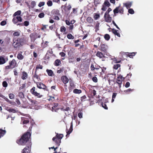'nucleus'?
I'll return each mask as SVG.
<instances>
[{
    "mask_svg": "<svg viewBox=\"0 0 153 153\" xmlns=\"http://www.w3.org/2000/svg\"><path fill=\"white\" fill-rule=\"evenodd\" d=\"M99 24L100 23H98L97 24H96L95 27V28L97 30H99Z\"/></svg>",
    "mask_w": 153,
    "mask_h": 153,
    "instance_id": "obj_62",
    "label": "nucleus"
},
{
    "mask_svg": "<svg viewBox=\"0 0 153 153\" xmlns=\"http://www.w3.org/2000/svg\"><path fill=\"white\" fill-rule=\"evenodd\" d=\"M0 97H2L3 99H4L6 101H7V102L9 103L10 100H9L5 96L2 95H0Z\"/></svg>",
    "mask_w": 153,
    "mask_h": 153,
    "instance_id": "obj_44",
    "label": "nucleus"
},
{
    "mask_svg": "<svg viewBox=\"0 0 153 153\" xmlns=\"http://www.w3.org/2000/svg\"><path fill=\"white\" fill-rule=\"evenodd\" d=\"M100 14L95 13L94 14V18L95 20H96L100 18Z\"/></svg>",
    "mask_w": 153,
    "mask_h": 153,
    "instance_id": "obj_31",
    "label": "nucleus"
},
{
    "mask_svg": "<svg viewBox=\"0 0 153 153\" xmlns=\"http://www.w3.org/2000/svg\"><path fill=\"white\" fill-rule=\"evenodd\" d=\"M21 13V10H18L15 13L13 14V16H19L20 15Z\"/></svg>",
    "mask_w": 153,
    "mask_h": 153,
    "instance_id": "obj_35",
    "label": "nucleus"
},
{
    "mask_svg": "<svg viewBox=\"0 0 153 153\" xmlns=\"http://www.w3.org/2000/svg\"><path fill=\"white\" fill-rule=\"evenodd\" d=\"M132 4V2H128L126 3L123 4V6L126 7L127 9L130 8Z\"/></svg>",
    "mask_w": 153,
    "mask_h": 153,
    "instance_id": "obj_20",
    "label": "nucleus"
},
{
    "mask_svg": "<svg viewBox=\"0 0 153 153\" xmlns=\"http://www.w3.org/2000/svg\"><path fill=\"white\" fill-rule=\"evenodd\" d=\"M112 10V9L111 8H109L107 10L106 12L105 13V16L106 14H109V13L110 11H111Z\"/></svg>",
    "mask_w": 153,
    "mask_h": 153,
    "instance_id": "obj_56",
    "label": "nucleus"
},
{
    "mask_svg": "<svg viewBox=\"0 0 153 153\" xmlns=\"http://www.w3.org/2000/svg\"><path fill=\"white\" fill-rule=\"evenodd\" d=\"M43 66L42 65H41L40 64L38 65H37L36 68V71H37L38 69H42Z\"/></svg>",
    "mask_w": 153,
    "mask_h": 153,
    "instance_id": "obj_43",
    "label": "nucleus"
},
{
    "mask_svg": "<svg viewBox=\"0 0 153 153\" xmlns=\"http://www.w3.org/2000/svg\"><path fill=\"white\" fill-rule=\"evenodd\" d=\"M66 28L64 26H62L61 27L60 31L61 32H65L66 31Z\"/></svg>",
    "mask_w": 153,
    "mask_h": 153,
    "instance_id": "obj_46",
    "label": "nucleus"
},
{
    "mask_svg": "<svg viewBox=\"0 0 153 153\" xmlns=\"http://www.w3.org/2000/svg\"><path fill=\"white\" fill-rule=\"evenodd\" d=\"M2 85L4 87H7L8 85V84L6 81H4L2 82Z\"/></svg>",
    "mask_w": 153,
    "mask_h": 153,
    "instance_id": "obj_50",
    "label": "nucleus"
},
{
    "mask_svg": "<svg viewBox=\"0 0 153 153\" xmlns=\"http://www.w3.org/2000/svg\"><path fill=\"white\" fill-rule=\"evenodd\" d=\"M103 5L108 7H109L111 5L110 4L108 1H105Z\"/></svg>",
    "mask_w": 153,
    "mask_h": 153,
    "instance_id": "obj_36",
    "label": "nucleus"
},
{
    "mask_svg": "<svg viewBox=\"0 0 153 153\" xmlns=\"http://www.w3.org/2000/svg\"><path fill=\"white\" fill-rule=\"evenodd\" d=\"M136 53V52H132L128 53V56L131 58H132L133 56H134Z\"/></svg>",
    "mask_w": 153,
    "mask_h": 153,
    "instance_id": "obj_32",
    "label": "nucleus"
},
{
    "mask_svg": "<svg viewBox=\"0 0 153 153\" xmlns=\"http://www.w3.org/2000/svg\"><path fill=\"white\" fill-rule=\"evenodd\" d=\"M67 37L69 39H72L74 38V36L71 33H68L67 36Z\"/></svg>",
    "mask_w": 153,
    "mask_h": 153,
    "instance_id": "obj_38",
    "label": "nucleus"
},
{
    "mask_svg": "<svg viewBox=\"0 0 153 153\" xmlns=\"http://www.w3.org/2000/svg\"><path fill=\"white\" fill-rule=\"evenodd\" d=\"M99 47L100 50L102 52L104 53L105 54H107V50L108 48L107 45L101 43Z\"/></svg>",
    "mask_w": 153,
    "mask_h": 153,
    "instance_id": "obj_7",
    "label": "nucleus"
},
{
    "mask_svg": "<svg viewBox=\"0 0 153 153\" xmlns=\"http://www.w3.org/2000/svg\"><path fill=\"white\" fill-rule=\"evenodd\" d=\"M36 5V2L34 1H31L30 4V6L32 8H33Z\"/></svg>",
    "mask_w": 153,
    "mask_h": 153,
    "instance_id": "obj_39",
    "label": "nucleus"
},
{
    "mask_svg": "<svg viewBox=\"0 0 153 153\" xmlns=\"http://www.w3.org/2000/svg\"><path fill=\"white\" fill-rule=\"evenodd\" d=\"M9 98L11 99H14L15 97L14 95L12 93H10L9 95Z\"/></svg>",
    "mask_w": 153,
    "mask_h": 153,
    "instance_id": "obj_49",
    "label": "nucleus"
},
{
    "mask_svg": "<svg viewBox=\"0 0 153 153\" xmlns=\"http://www.w3.org/2000/svg\"><path fill=\"white\" fill-rule=\"evenodd\" d=\"M51 13L52 15V17L53 16L60 15L59 10L57 9H54L52 10Z\"/></svg>",
    "mask_w": 153,
    "mask_h": 153,
    "instance_id": "obj_14",
    "label": "nucleus"
},
{
    "mask_svg": "<svg viewBox=\"0 0 153 153\" xmlns=\"http://www.w3.org/2000/svg\"><path fill=\"white\" fill-rule=\"evenodd\" d=\"M86 97L85 95L81 97L80 100L81 101H84L86 100Z\"/></svg>",
    "mask_w": 153,
    "mask_h": 153,
    "instance_id": "obj_51",
    "label": "nucleus"
},
{
    "mask_svg": "<svg viewBox=\"0 0 153 153\" xmlns=\"http://www.w3.org/2000/svg\"><path fill=\"white\" fill-rule=\"evenodd\" d=\"M9 63V65L5 67V69H13L17 66L16 62L14 59L11 61H10Z\"/></svg>",
    "mask_w": 153,
    "mask_h": 153,
    "instance_id": "obj_4",
    "label": "nucleus"
},
{
    "mask_svg": "<svg viewBox=\"0 0 153 153\" xmlns=\"http://www.w3.org/2000/svg\"><path fill=\"white\" fill-rule=\"evenodd\" d=\"M30 37L31 41L34 42L37 39L40 38L41 36L36 33H31L30 34Z\"/></svg>",
    "mask_w": 153,
    "mask_h": 153,
    "instance_id": "obj_9",
    "label": "nucleus"
},
{
    "mask_svg": "<svg viewBox=\"0 0 153 153\" xmlns=\"http://www.w3.org/2000/svg\"><path fill=\"white\" fill-rule=\"evenodd\" d=\"M35 83L37 85V87L38 88L48 91L47 89V87L45 84L41 82H35Z\"/></svg>",
    "mask_w": 153,
    "mask_h": 153,
    "instance_id": "obj_11",
    "label": "nucleus"
},
{
    "mask_svg": "<svg viewBox=\"0 0 153 153\" xmlns=\"http://www.w3.org/2000/svg\"><path fill=\"white\" fill-rule=\"evenodd\" d=\"M47 4L48 6L49 7L52 6L53 5L52 1L50 0L48 1L47 2Z\"/></svg>",
    "mask_w": 153,
    "mask_h": 153,
    "instance_id": "obj_53",
    "label": "nucleus"
},
{
    "mask_svg": "<svg viewBox=\"0 0 153 153\" xmlns=\"http://www.w3.org/2000/svg\"><path fill=\"white\" fill-rule=\"evenodd\" d=\"M113 61L114 62V63H119L121 62V60H118L116 58H114L113 59Z\"/></svg>",
    "mask_w": 153,
    "mask_h": 153,
    "instance_id": "obj_55",
    "label": "nucleus"
},
{
    "mask_svg": "<svg viewBox=\"0 0 153 153\" xmlns=\"http://www.w3.org/2000/svg\"><path fill=\"white\" fill-rule=\"evenodd\" d=\"M54 64L55 66H58L61 64V62L59 59H56L55 61Z\"/></svg>",
    "mask_w": 153,
    "mask_h": 153,
    "instance_id": "obj_23",
    "label": "nucleus"
},
{
    "mask_svg": "<svg viewBox=\"0 0 153 153\" xmlns=\"http://www.w3.org/2000/svg\"><path fill=\"white\" fill-rule=\"evenodd\" d=\"M105 16V14H104V18L105 21L107 22H111L112 20V17L110 16V14H106Z\"/></svg>",
    "mask_w": 153,
    "mask_h": 153,
    "instance_id": "obj_12",
    "label": "nucleus"
},
{
    "mask_svg": "<svg viewBox=\"0 0 153 153\" xmlns=\"http://www.w3.org/2000/svg\"><path fill=\"white\" fill-rule=\"evenodd\" d=\"M19 96L21 98H22L24 97V93L22 92H20L19 93Z\"/></svg>",
    "mask_w": 153,
    "mask_h": 153,
    "instance_id": "obj_40",
    "label": "nucleus"
},
{
    "mask_svg": "<svg viewBox=\"0 0 153 153\" xmlns=\"http://www.w3.org/2000/svg\"><path fill=\"white\" fill-rule=\"evenodd\" d=\"M12 22L14 24H16L18 21H17V19H16V17H14L12 19Z\"/></svg>",
    "mask_w": 153,
    "mask_h": 153,
    "instance_id": "obj_59",
    "label": "nucleus"
},
{
    "mask_svg": "<svg viewBox=\"0 0 153 153\" xmlns=\"http://www.w3.org/2000/svg\"><path fill=\"white\" fill-rule=\"evenodd\" d=\"M128 12L131 14H133L134 13V10L130 8L128 10Z\"/></svg>",
    "mask_w": 153,
    "mask_h": 153,
    "instance_id": "obj_52",
    "label": "nucleus"
},
{
    "mask_svg": "<svg viewBox=\"0 0 153 153\" xmlns=\"http://www.w3.org/2000/svg\"><path fill=\"white\" fill-rule=\"evenodd\" d=\"M6 131L5 130L0 129V138L4 136L6 133Z\"/></svg>",
    "mask_w": 153,
    "mask_h": 153,
    "instance_id": "obj_29",
    "label": "nucleus"
},
{
    "mask_svg": "<svg viewBox=\"0 0 153 153\" xmlns=\"http://www.w3.org/2000/svg\"><path fill=\"white\" fill-rule=\"evenodd\" d=\"M73 92L74 94H80L82 92V91L81 90L75 88Z\"/></svg>",
    "mask_w": 153,
    "mask_h": 153,
    "instance_id": "obj_26",
    "label": "nucleus"
},
{
    "mask_svg": "<svg viewBox=\"0 0 153 153\" xmlns=\"http://www.w3.org/2000/svg\"><path fill=\"white\" fill-rule=\"evenodd\" d=\"M73 130V124L72 123V122L71 123V126L69 130H68L66 129V131L67 134L66 135V136L67 137H69V134L72 132Z\"/></svg>",
    "mask_w": 153,
    "mask_h": 153,
    "instance_id": "obj_16",
    "label": "nucleus"
},
{
    "mask_svg": "<svg viewBox=\"0 0 153 153\" xmlns=\"http://www.w3.org/2000/svg\"><path fill=\"white\" fill-rule=\"evenodd\" d=\"M69 91H71L73 89L75 88L76 85L74 84V81L72 80L69 81Z\"/></svg>",
    "mask_w": 153,
    "mask_h": 153,
    "instance_id": "obj_13",
    "label": "nucleus"
},
{
    "mask_svg": "<svg viewBox=\"0 0 153 153\" xmlns=\"http://www.w3.org/2000/svg\"><path fill=\"white\" fill-rule=\"evenodd\" d=\"M105 54L104 53H102L100 51H98L96 54V55L100 58H102L105 57Z\"/></svg>",
    "mask_w": 153,
    "mask_h": 153,
    "instance_id": "obj_18",
    "label": "nucleus"
},
{
    "mask_svg": "<svg viewBox=\"0 0 153 153\" xmlns=\"http://www.w3.org/2000/svg\"><path fill=\"white\" fill-rule=\"evenodd\" d=\"M46 71L48 74V76H52L53 73V72L51 70L47 69Z\"/></svg>",
    "mask_w": 153,
    "mask_h": 153,
    "instance_id": "obj_27",
    "label": "nucleus"
},
{
    "mask_svg": "<svg viewBox=\"0 0 153 153\" xmlns=\"http://www.w3.org/2000/svg\"><path fill=\"white\" fill-rule=\"evenodd\" d=\"M59 15H56V16H54L52 17L53 19L54 20H56L57 21L59 20H60L59 17Z\"/></svg>",
    "mask_w": 153,
    "mask_h": 153,
    "instance_id": "obj_41",
    "label": "nucleus"
},
{
    "mask_svg": "<svg viewBox=\"0 0 153 153\" xmlns=\"http://www.w3.org/2000/svg\"><path fill=\"white\" fill-rule=\"evenodd\" d=\"M63 135L62 134H56V135L53 139V140L54 142L58 146H59L61 143V140L63 138Z\"/></svg>",
    "mask_w": 153,
    "mask_h": 153,
    "instance_id": "obj_3",
    "label": "nucleus"
},
{
    "mask_svg": "<svg viewBox=\"0 0 153 153\" xmlns=\"http://www.w3.org/2000/svg\"><path fill=\"white\" fill-rule=\"evenodd\" d=\"M61 79L65 84L68 83L69 81L68 78L65 76H62L61 77Z\"/></svg>",
    "mask_w": 153,
    "mask_h": 153,
    "instance_id": "obj_17",
    "label": "nucleus"
},
{
    "mask_svg": "<svg viewBox=\"0 0 153 153\" xmlns=\"http://www.w3.org/2000/svg\"><path fill=\"white\" fill-rule=\"evenodd\" d=\"M134 91V89H131V88H129L127 90H125L124 91V92L127 93L128 94L130 92L133 91Z\"/></svg>",
    "mask_w": 153,
    "mask_h": 153,
    "instance_id": "obj_42",
    "label": "nucleus"
},
{
    "mask_svg": "<svg viewBox=\"0 0 153 153\" xmlns=\"http://www.w3.org/2000/svg\"><path fill=\"white\" fill-rule=\"evenodd\" d=\"M117 78V83L119 85V86L120 88L121 87V85L122 83L123 80H124L125 78H124L120 74L118 75Z\"/></svg>",
    "mask_w": 153,
    "mask_h": 153,
    "instance_id": "obj_8",
    "label": "nucleus"
},
{
    "mask_svg": "<svg viewBox=\"0 0 153 153\" xmlns=\"http://www.w3.org/2000/svg\"><path fill=\"white\" fill-rule=\"evenodd\" d=\"M25 84H23L22 85V86L19 88V89L21 90L24 88L25 87Z\"/></svg>",
    "mask_w": 153,
    "mask_h": 153,
    "instance_id": "obj_64",
    "label": "nucleus"
},
{
    "mask_svg": "<svg viewBox=\"0 0 153 153\" xmlns=\"http://www.w3.org/2000/svg\"><path fill=\"white\" fill-rule=\"evenodd\" d=\"M86 21L88 23L91 24L94 22L93 19L91 17H88L86 19Z\"/></svg>",
    "mask_w": 153,
    "mask_h": 153,
    "instance_id": "obj_24",
    "label": "nucleus"
},
{
    "mask_svg": "<svg viewBox=\"0 0 153 153\" xmlns=\"http://www.w3.org/2000/svg\"><path fill=\"white\" fill-rule=\"evenodd\" d=\"M17 58L19 60H22L24 58V56L21 53H18L17 56Z\"/></svg>",
    "mask_w": 153,
    "mask_h": 153,
    "instance_id": "obj_33",
    "label": "nucleus"
},
{
    "mask_svg": "<svg viewBox=\"0 0 153 153\" xmlns=\"http://www.w3.org/2000/svg\"><path fill=\"white\" fill-rule=\"evenodd\" d=\"M101 105H102V107H103L106 110L108 109V108L107 107L105 103H104L103 102H102L101 103Z\"/></svg>",
    "mask_w": 153,
    "mask_h": 153,
    "instance_id": "obj_48",
    "label": "nucleus"
},
{
    "mask_svg": "<svg viewBox=\"0 0 153 153\" xmlns=\"http://www.w3.org/2000/svg\"><path fill=\"white\" fill-rule=\"evenodd\" d=\"M24 40L23 38H18L17 39H13L12 45L16 50L19 49L23 45Z\"/></svg>",
    "mask_w": 153,
    "mask_h": 153,
    "instance_id": "obj_2",
    "label": "nucleus"
},
{
    "mask_svg": "<svg viewBox=\"0 0 153 153\" xmlns=\"http://www.w3.org/2000/svg\"><path fill=\"white\" fill-rule=\"evenodd\" d=\"M28 75L26 72L25 71H23L22 72L21 78L23 80L26 79L28 78Z\"/></svg>",
    "mask_w": 153,
    "mask_h": 153,
    "instance_id": "obj_19",
    "label": "nucleus"
},
{
    "mask_svg": "<svg viewBox=\"0 0 153 153\" xmlns=\"http://www.w3.org/2000/svg\"><path fill=\"white\" fill-rule=\"evenodd\" d=\"M31 137V133L28 131L23 134L20 138L16 140V142L19 145L22 146L27 145L30 143Z\"/></svg>",
    "mask_w": 153,
    "mask_h": 153,
    "instance_id": "obj_1",
    "label": "nucleus"
},
{
    "mask_svg": "<svg viewBox=\"0 0 153 153\" xmlns=\"http://www.w3.org/2000/svg\"><path fill=\"white\" fill-rule=\"evenodd\" d=\"M0 97H2L3 99H4L6 101H7V102L9 103L10 100H9L5 96L2 95H0Z\"/></svg>",
    "mask_w": 153,
    "mask_h": 153,
    "instance_id": "obj_45",
    "label": "nucleus"
},
{
    "mask_svg": "<svg viewBox=\"0 0 153 153\" xmlns=\"http://www.w3.org/2000/svg\"><path fill=\"white\" fill-rule=\"evenodd\" d=\"M45 16V14L43 13H39L38 15V16L39 18H42L44 17Z\"/></svg>",
    "mask_w": 153,
    "mask_h": 153,
    "instance_id": "obj_58",
    "label": "nucleus"
},
{
    "mask_svg": "<svg viewBox=\"0 0 153 153\" xmlns=\"http://www.w3.org/2000/svg\"><path fill=\"white\" fill-rule=\"evenodd\" d=\"M5 62V60L4 57L2 56H0V65L4 64Z\"/></svg>",
    "mask_w": 153,
    "mask_h": 153,
    "instance_id": "obj_30",
    "label": "nucleus"
},
{
    "mask_svg": "<svg viewBox=\"0 0 153 153\" xmlns=\"http://www.w3.org/2000/svg\"><path fill=\"white\" fill-rule=\"evenodd\" d=\"M58 103H53V106L52 107L51 110L52 111L57 112L58 110L59 109V108H56L58 105Z\"/></svg>",
    "mask_w": 153,
    "mask_h": 153,
    "instance_id": "obj_15",
    "label": "nucleus"
},
{
    "mask_svg": "<svg viewBox=\"0 0 153 153\" xmlns=\"http://www.w3.org/2000/svg\"><path fill=\"white\" fill-rule=\"evenodd\" d=\"M16 19H17L18 22H22V19L20 16H17L16 17Z\"/></svg>",
    "mask_w": 153,
    "mask_h": 153,
    "instance_id": "obj_54",
    "label": "nucleus"
},
{
    "mask_svg": "<svg viewBox=\"0 0 153 153\" xmlns=\"http://www.w3.org/2000/svg\"><path fill=\"white\" fill-rule=\"evenodd\" d=\"M92 80L95 82H97V78L96 76H94L92 78Z\"/></svg>",
    "mask_w": 153,
    "mask_h": 153,
    "instance_id": "obj_63",
    "label": "nucleus"
},
{
    "mask_svg": "<svg viewBox=\"0 0 153 153\" xmlns=\"http://www.w3.org/2000/svg\"><path fill=\"white\" fill-rule=\"evenodd\" d=\"M120 64H116L114 65L113 68L115 70H117L118 68H120Z\"/></svg>",
    "mask_w": 153,
    "mask_h": 153,
    "instance_id": "obj_37",
    "label": "nucleus"
},
{
    "mask_svg": "<svg viewBox=\"0 0 153 153\" xmlns=\"http://www.w3.org/2000/svg\"><path fill=\"white\" fill-rule=\"evenodd\" d=\"M36 89L35 87H33L30 90L31 93L33 95L37 97L38 98H41L43 96L40 93H38L36 91Z\"/></svg>",
    "mask_w": 153,
    "mask_h": 153,
    "instance_id": "obj_6",
    "label": "nucleus"
},
{
    "mask_svg": "<svg viewBox=\"0 0 153 153\" xmlns=\"http://www.w3.org/2000/svg\"><path fill=\"white\" fill-rule=\"evenodd\" d=\"M118 30L115 29H112V33L115 35H116L118 37H120V34L119 33L117 32Z\"/></svg>",
    "mask_w": 153,
    "mask_h": 153,
    "instance_id": "obj_22",
    "label": "nucleus"
},
{
    "mask_svg": "<svg viewBox=\"0 0 153 153\" xmlns=\"http://www.w3.org/2000/svg\"><path fill=\"white\" fill-rule=\"evenodd\" d=\"M22 120L23 121V124H27L29 123V120L27 118H22Z\"/></svg>",
    "mask_w": 153,
    "mask_h": 153,
    "instance_id": "obj_25",
    "label": "nucleus"
},
{
    "mask_svg": "<svg viewBox=\"0 0 153 153\" xmlns=\"http://www.w3.org/2000/svg\"><path fill=\"white\" fill-rule=\"evenodd\" d=\"M113 12L114 16H116L117 14L118 13L121 14H123L124 13L123 7H121L120 6L117 7L113 10Z\"/></svg>",
    "mask_w": 153,
    "mask_h": 153,
    "instance_id": "obj_5",
    "label": "nucleus"
},
{
    "mask_svg": "<svg viewBox=\"0 0 153 153\" xmlns=\"http://www.w3.org/2000/svg\"><path fill=\"white\" fill-rule=\"evenodd\" d=\"M71 8V5L70 4H68V6H67V4H66L64 6V10L65 11H69Z\"/></svg>",
    "mask_w": 153,
    "mask_h": 153,
    "instance_id": "obj_21",
    "label": "nucleus"
},
{
    "mask_svg": "<svg viewBox=\"0 0 153 153\" xmlns=\"http://www.w3.org/2000/svg\"><path fill=\"white\" fill-rule=\"evenodd\" d=\"M29 24V22L28 21H25L23 23V26H28Z\"/></svg>",
    "mask_w": 153,
    "mask_h": 153,
    "instance_id": "obj_57",
    "label": "nucleus"
},
{
    "mask_svg": "<svg viewBox=\"0 0 153 153\" xmlns=\"http://www.w3.org/2000/svg\"><path fill=\"white\" fill-rule=\"evenodd\" d=\"M20 35V32L18 31L15 32L13 33V35L15 36H18Z\"/></svg>",
    "mask_w": 153,
    "mask_h": 153,
    "instance_id": "obj_47",
    "label": "nucleus"
},
{
    "mask_svg": "<svg viewBox=\"0 0 153 153\" xmlns=\"http://www.w3.org/2000/svg\"><path fill=\"white\" fill-rule=\"evenodd\" d=\"M31 143H30L28 144H27V145H26L23 150L22 153H30V149L31 148Z\"/></svg>",
    "mask_w": 153,
    "mask_h": 153,
    "instance_id": "obj_10",
    "label": "nucleus"
},
{
    "mask_svg": "<svg viewBox=\"0 0 153 153\" xmlns=\"http://www.w3.org/2000/svg\"><path fill=\"white\" fill-rule=\"evenodd\" d=\"M7 110L10 112H12L13 113H16L17 112L16 110L15 109H14L10 108H7Z\"/></svg>",
    "mask_w": 153,
    "mask_h": 153,
    "instance_id": "obj_28",
    "label": "nucleus"
},
{
    "mask_svg": "<svg viewBox=\"0 0 153 153\" xmlns=\"http://www.w3.org/2000/svg\"><path fill=\"white\" fill-rule=\"evenodd\" d=\"M6 21L4 20L1 22L0 23V25L1 26H4L6 25Z\"/></svg>",
    "mask_w": 153,
    "mask_h": 153,
    "instance_id": "obj_61",
    "label": "nucleus"
},
{
    "mask_svg": "<svg viewBox=\"0 0 153 153\" xmlns=\"http://www.w3.org/2000/svg\"><path fill=\"white\" fill-rule=\"evenodd\" d=\"M45 3L44 2H40L38 4V6L41 7L45 5Z\"/></svg>",
    "mask_w": 153,
    "mask_h": 153,
    "instance_id": "obj_60",
    "label": "nucleus"
},
{
    "mask_svg": "<svg viewBox=\"0 0 153 153\" xmlns=\"http://www.w3.org/2000/svg\"><path fill=\"white\" fill-rule=\"evenodd\" d=\"M104 37L106 40L108 41L110 38V36L108 34H106L105 35Z\"/></svg>",
    "mask_w": 153,
    "mask_h": 153,
    "instance_id": "obj_34",
    "label": "nucleus"
}]
</instances>
